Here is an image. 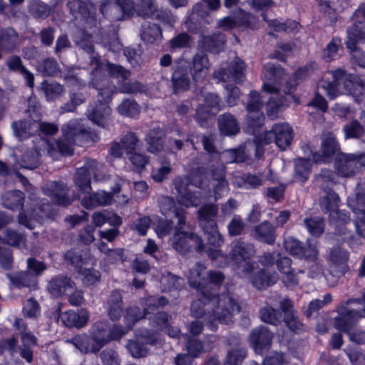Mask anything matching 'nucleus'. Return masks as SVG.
I'll use <instances>...</instances> for the list:
<instances>
[{
  "mask_svg": "<svg viewBox=\"0 0 365 365\" xmlns=\"http://www.w3.org/2000/svg\"><path fill=\"white\" fill-rule=\"evenodd\" d=\"M264 75L266 81L264 82L262 89L271 94L269 101L267 104V115L275 119L290 103V99L279 93L280 88L277 86L281 84V80L284 75V69L279 65L267 63L264 66Z\"/></svg>",
  "mask_w": 365,
  "mask_h": 365,
  "instance_id": "f257e3e1",
  "label": "nucleus"
},
{
  "mask_svg": "<svg viewBox=\"0 0 365 365\" xmlns=\"http://www.w3.org/2000/svg\"><path fill=\"white\" fill-rule=\"evenodd\" d=\"M207 303H204L202 299L192 302L190 307L191 316L197 319L204 317L205 315V306L211 308L215 304L217 307L214 310L215 318L213 319H225L235 314L240 313L241 307L238 302L228 295H222L220 297L214 294L202 295Z\"/></svg>",
  "mask_w": 365,
  "mask_h": 365,
  "instance_id": "f03ea898",
  "label": "nucleus"
},
{
  "mask_svg": "<svg viewBox=\"0 0 365 365\" xmlns=\"http://www.w3.org/2000/svg\"><path fill=\"white\" fill-rule=\"evenodd\" d=\"M125 327L118 324H110V321H96L91 329L92 341L96 344L95 349L101 350L112 341L120 340L128 333L138 321H127Z\"/></svg>",
  "mask_w": 365,
  "mask_h": 365,
  "instance_id": "7ed1b4c3",
  "label": "nucleus"
},
{
  "mask_svg": "<svg viewBox=\"0 0 365 365\" xmlns=\"http://www.w3.org/2000/svg\"><path fill=\"white\" fill-rule=\"evenodd\" d=\"M334 168L339 176L351 178L365 170V153L338 154L334 160Z\"/></svg>",
  "mask_w": 365,
  "mask_h": 365,
  "instance_id": "20e7f679",
  "label": "nucleus"
},
{
  "mask_svg": "<svg viewBox=\"0 0 365 365\" xmlns=\"http://www.w3.org/2000/svg\"><path fill=\"white\" fill-rule=\"evenodd\" d=\"M292 140L293 129L286 123L274 124L269 131L264 132L260 138V141L264 144H269L274 141L282 150L289 147Z\"/></svg>",
  "mask_w": 365,
  "mask_h": 365,
  "instance_id": "39448f33",
  "label": "nucleus"
},
{
  "mask_svg": "<svg viewBox=\"0 0 365 365\" xmlns=\"http://www.w3.org/2000/svg\"><path fill=\"white\" fill-rule=\"evenodd\" d=\"M338 316L334 319H358L365 317V289L361 298L349 299L337 307Z\"/></svg>",
  "mask_w": 365,
  "mask_h": 365,
  "instance_id": "423d86ee",
  "label": "nucleus"
},
{
  "mask_svg": "<svg viewBox=\"0 0 365 365\" xmlns=\"http://www.w3.org/2000/svg\"><path fill=\"white\" fill-rule=\"evenodd\" d=\"M257 266L256 262L248 261L245 262L242 269V272L244 274H252L250 280L255 288L264 289L277 282V276L275 274H267L264 269H260L257 272H254Z\"/></svg>",
  "mask_w": 365,
  "mask_h": 365,
  "instance_id": "0eeeda50",
  "label": "nucleus"
},
{
  "mask_svg": "<svg viewBox=\"0 0 365 365\" xmlns=\"http://www.w3.org/2000/svg\"><path fill=\"white\" fill-rule=\"evenodd\" d=\"M173 246L180 253L185 254L195 247L198 252L205 250L202 239L193 232H175L173 237Z\"/></svg>",
  "mask_w": 365,
  "mask_h": 365,
  "instance_id": "6e6552de",
  "label": "nucleus"
},
{
  "mask_svg": "<svg viewBox=\"0 0 365 365\" xmlns=\"http://www.w3.org/2000/svg\"><path fill=\"white\" fill-rule=\"evenodd\" d=\"M273 337V333L268 328L259 326L250 332L249 343L256 354L262 355L271 348Z\"/></svg>",
  "mask_w": 365,
  "mask_h": 365,
  "instance_id": "1a4fd4ad",
  "label": "nucleus"
},
{
  "mask_svg": "<svg viewBox=\"0 0 365 365\" xmlns=\"http://www.w3.org/2000/svg\"><path fill=\"white\" fill-rule=\"evenodd\" d=\"M245 68L244 62L237 59L232 62L227 68L221 67L215 70L212 76L218 82L234 81L241 83L245 80Z\"/></svg>",
  "mask_w": 365,
  "mask_h": 365,
  "instance_id": "9d476101",
  "label": "nucleus"
},
{
  "mask_svg": "<svg viewBox=\"0 0 365 365\" xmlns=\"http://www.w3.org/2000/svg\"><path fill=\"white\" fill-rule=\"evenodd\" d=\"M255 253V246L252 243L237 239L231 244L229 255L234 264L240 265L252 259Z\"/></svg>",
  "mask_w": 365,
  "mask_h": 365,
  "instance_id": "9b49d317",
  "label": "nucleus"
},
{
  "mask_svg": "<svg viewBox=\"0 0 365 365\" xmlns=\"http://www.w3.org/2000/svg\"><path fill=\"white\" fill-rule=\"evenodd\" d=\"M190 183V178L187 175L178 176L174 180L178 200L185 207L197 206L200 202L199 198L188 188Z\"/></svg>",
  "mask_w": 365,
  "mask_h": 365,
  "instance_id": "f8f14e48",
  "label": "nucleus"
},
{
  "mask_svg": "<svg viewBox=\"0 0 365 365\" xmlns=\"http://www.w3.org/2000/svg\"><path fill=\"white\" fill-rule=\"evenodd\" d=\"M45 195L51 197L58 205L67 206L71 203L68 196V188L62 182L48 181L42 187Z\"/></svg>",
  "mask_w": 365,
  "mask_h": 365,
  "instance_id": "ddd939ff",
  "label": "nucleus"
},
{
  "mask_svg": "<svg viewBox=\"0 0 365 365\" xmlns=\"http://www.w3.org/2000/svg\"><path fill=\"white\" fill-rule=\"evenodd\" d=\"M334 327L346 334L350 341L358 344H365V331L359 327V321H334Z\"/></svg>",
  "mask_w": 365,
  "mask_h": 365,
  "instance_id": "4468645a",
  "label": "nucleus"
},
{
  "mask_svg": "<svg viewBox=\"0 0 365 365\" xmlns=\"http://www.w3.org/2000/svg\"><path fill=\"white\" fill-rule=\"evenodd\" d=\"M47 289L54 297H60L68 294V292L75 289V282L65 274H58L53 277L48 282Z\"/></svg>",
  "mask_w": 365,
  "mask_h": 365,
  "instance_id": "2eb2a0df",
  "label": "nucleus"
},
{
  "mask_svg": "<svg viewBox=\"0 0 365 365\" xmlns=\"http://www.w3.org/2000/svg\"><path fill=\"white\" fill-rule=\"evenodd\" d=\"M210 71V61L207 55L203 53H196L192 58L190 73L192 80L197 83L202 81Z\"/></svg>",
  "mask_w": 365,
  "mask_h": 365,
  "instance_id": "dca6fc26",
  "label": "nucleus"
},
{
  "mask_svg": "<svg viewBox=\"0 0 365 365\" xmlns=\"http://www.w3.org/2000/svg\"><path fill=\"white\" fill-rule=\"evenodd\" d=\"M171 82L173 93L175 94L190 89L189 67L185 63H179L175 66L172 75Z\"/></svg>",
  "mask_w": 365,
  "mask_h": 365,
  "instance_id": "f3484780",
  "label": "nucleus"
},
{
  "mask_svg": "<svg viewBox=\"0 0 365 365\" xmlns=\"http://www.w3.org/2000/svg\"><path fill=\"white\" fill-rule=\"evenodd\" d=\"M111 108L105 103L90 105L87 109L88 118L96 125L106 128L111 115Z\"/></svg>",
  "mask_w": 365,
  "mask_h": 365,
  "instance_id": "a211bd4d",
  "label": "nucleus"
},
{
  "mask_svg": "<svg viewBox=\"0 0 365 365\" xmlns=\"http://www.w3.org/2000/svg\"><path fill=\"white\" fill-rule=\"evenodd\" d=\"M251 235L255 240L269 245H274L277 238L275 227L268 220L255 226Z\"/></svg>",
  "mask_w": 365,
  "mask_h": 365,
  "instance_id": "6ab92c4d",
  "label": "nucleus"
},
{
  "mask_svg": "<svg viewBox=\"0 0 365 365\" xmlns=\"http://www.w3.org/2000/svg\"><path fill=\"white\" fill-rule=\"evenodd\" d=\"M206 267L201 262L195 263L190 269L188 282L191 287L201 291L202 294L206 296V280L207 275Z\"/></svg>",
  "mask_w": 365,
  "mask_h": 365,
  "instance_id": "aec40b11",
  "label": "nucleus"
},
{
  "mask_svg": "<svg viewBox=\"0 0 365 365\" xmlns=\"http://www.w3.org/2000/svg\"><path fill=\"white\" fill-rule=\"evenodd\" d=\"M225 42V36L220 32H216L211 35L202 36L199 45L207 52L218 53L224 50Z\"/></svg>",
  "mask_w": 365,
  "mask_h": 365,
  "instance_id": "412c9836",
  "label": "nucleus"
},
{
  "mask_svg": "<svg viewBox=\"0 0 365 365\" xmlns=\"http://www.w3.org/2000/svg\"><path fill=\"white\" fill-rule=\"evenodd\" d=\"M6 277L10 283L16 288L28 287L32 289L37 288V278L29 271L8 273Z\"/></svg>",
  "mask_w": 365,
  "mask_h": 365,
  "instance_id": "4be33fe9",
  "label": "nucleus"
},
{
  "mask_svg": "<svg viewBox=\"0 0 365 365\" xmlns=\"http://www.w3.org/2000/svg\"><path fill=\"white\" fill-rule=\"evenodd\" d=\"M217 212L218 207L213 204L205 205L199 209L197 212L199 223L203 230L217 226L216 221Z\"/></svg>",
  "mask_w": 365,
  "mask_h": 365,
  "instance_id": "5701e85b",
  "label": "nucleus"
},
{
  "mask_svg": "<svg viewBox=\"0 0 365 365\" xmlns=\"http://www.w3.org/2000/svg\"><path fill=\"white\" fill-rule=\"evenodd\" d=\"M66 262H68L76 272H81L91 259L90 255L78 248H72L63 254Z\"/></svg>",
  "mask_w": 365,
  "mask_h": 365,
  "instance_id": "b1692460",
  "label": "nucleus"
},
{
  "mask_svg": "<svg viewBox=\"0 0 365 365\" xmlns=\"http://www.w3.org/2000/svg\"><path fill=\"white\" fill-rule=\"evenodd\" d=\"M6 65L10 71L21 74L29 88H34V76L24 66L23 62L19 56L13 55L9 57L6 61Z\"/></svg>",
  "mask_w": 365,
  "mask_h": 365,
  "instance_id": "393cba45",
  "label": "nucleus"
},
{
  "mask_svg": "<svg viewBox=\"0 0 365 365\" xmlns=\"http://www.w3.org/2000/svg\"><path fill=\"white\" fill-rule=\"evenodd\" d=\"M165 134L159 127L150 130L145 136L147 150L148 152L158 154L164 148Z\"/></svg>",
  "mask_w": 365,
  "mask_h": 365,
  "instance_id": "a878e982",
  "label": "nucleus"
},
{
  "mask_svg": "<svg viewBox=\"0 0 365 365\" xmlns=\"http://www.w3.org/2000/svg\"><path fill=\"white\" fill-rule=\"evenodd\" d=\"M0 241L13 247H26L27 239L24 233L6 228L0 231Z\"/></svg>",
  "mask_w": 365,
  "mask_h": 365,
  "instance_id": "bb28decb",
  "label": "nucleus"
},
{
  "mask_svg": "<svg viewBox=\"0 0 365 365\" xmlns=\"http://www.w3.org/2000/svg\"><path fill=\"white\" fill-rule=\"evenodd\" d=\"M113 195L105 191H98L82 199V205L86 209H92L98 206H107L112 204Z\"/></svg>",
  "mask_w": 365,
  "mask_h": 365,
  "instance_id": "cd10ccee",
  "label": "nucleus"
},
{
  "mask_svg": "<svg viewBox=\"0 0 365 365\" xmlns=\"http://www.w3.org/2000/svg\"><path fill=\"white\" fill-rule=\"evenodd\" d=\"M86 126L81 119L71 120L68 123L63 125L61 128L62 133L64 136L71 140V142L76 143L78 140H82Z\"/></svg>",
  "mask_w": 365,
  "mask_h": 365,
  "instance_id": "c85d7f7f",
  "label": "nucleus"
},
{
  "mask_svg": "<svg viewBox=\"0 0 365 365\" xmlns=\"http://www.w3.org/2000/svg\"><path fill=\"white\" fill-rule=\"evenodd\" d=\"M11 128L14 135L21 140L29 138L38 131L37 122L30 120L14 121Z\"/></svg>",
  "mask_w": 365,
  "mask_h": 365,
  "instance_id": "c756f323",
  "label": "nucleus"
},
{
  "mask_svg": "<svg viewBox=\"0 0 365 365\" xmlns=\"http://www.w3.org/2000/svg\"><path fill=\"white\" fill-rule=\"evenodd\" d=\"M217 122L220 131L224 135H233L240 131V126L237 120L230 113L220 115L218 117Z\"/></svg>",
  "mask_w": 365,
  "mask_h": 365,
  "instance_id": "7c9ffc66",
  "label": "nucleus"
},
{
  "mask_svg": "<svg viewBox=\"0 0 365 365\" xmlns=\"http://www.w3.org/2000/svg\"><path fill=\"white\" fill-rule=\"evenodd\" d=\"M140 36L141 39L147 43H159L163 38L161 28L156 24L146 23L142 26Z\"/></svg>",
  "mask_w": 365,
  "mask_h": 365,
  "instance_id": "2f4dec72",
  "label": "nucleus"
},
{
  "mask_svg": "<svg viewBox=\"0 0 365 365\" xmlns=\"http://www.w3.org/2000/svg\"><path fill=\"white\" fill-rule=\"evenodd\" d=\"M18 34L11 28L2 29L0 31V48L7 53L12 51L17 45Z\"/></svg>",
  "mask_w": 365,
  "mask_h": 365,
  "instance_id": "473e14b6",
  "label": "nucleus"
},
{
  "mask_svg": "<svg viewBox=\"0 0 365 365\" xmlns=\"http://www.w3.org/2000/svg\"><path fill=\"white\" fill-rule=\"evenodd\" d=\"M324 195L321 196L319 207L324 213L331 214L339 207V197L331 189L324 190Z\"/></svg>",
  "mask_w": 365,
  "mask_h": 365,
  "instance_id": "72a5a7b5",
  "label": "nucleus"
},
{
  "mask_svg": "<svg viewBox=\"0 0 365 365\" xmlns=\"http://www.w3.org/2000/svg\"><path fill=\"white\" fill-rule=\"evenodd\" d=\"M348 259L349 252L340 248L332 250L329 255V259L332 265L335 267V271L341 274H344L348 270L346 264Z\"/></svg>",
  "mask_w": 365,
  "mask_h": 365,
  "instance_id": "f704fd0d",
  "label": "nucleus"
},
{
  "mask_svg": "<svg viewBox=\"0 0 365 365\" xmlns=\"http://www.w3.org/2000/svg\"><path fill=\"white\" fill-rule=\"evenodd\" d=\"M90 86L98 90V103L107 105L113 93V87L109 85V81L107 78H103L101 82H98V79L93 78L90 82Z\"/></svg>",
  "mask_w": 365,
  "mask_h": 365,
  "instance_id": "c9c22d12",
  "label": "nucleus"
},
{
  "mask_svg": "<svg viewBox=\"0 0 365 365\" xmlns=\"http://www.w3.org/2000/svg\"><path fill=\"white\" fill-rule=\"evenodd\" d=\"M68 342L73 344L77 349L84 354L93 353L97 354L100 350H96V344L91 339V336L86 334L76 335L68 340Z\"/></svg>",
  "mask_w": 365,
  "mask_h": 365,
  "instance_id": "e433bc0d",
  "label": "nucleus"
},
{
  "mask_svg": "<svg viewBox=\"0 0 365 365\" xmlns=\"http://www.w3.org/2000/svg\"><path fill=\"white\" fill-rule=\"evenodd\" d=\"M120 9L115 1H106L100 6V11L103 16L112 21L123 19L125 16Z\"/></svg>",
  "mask_w": 365,
  "mask_h": 365,
  "instance_id": "4c0bfd02",
  "label": "nucleus"
},
{
  "mask_svg": "<svg viewBox=\"0 0 365 365\" xmlns=\"http://www.w3.org/2000/svg\"><path fill=\"white\" fill-rule=\"evenodd\" d=\"M264 180L258 175L245 173L235 179V184L240 188L256 189L263 185Z\"/></svg>",
  "mask_w": 365,
  "mask_h": 365,
  "instance_id": "58836bf2",
  "label": "nucleus"
},
{
  "mask_svg": "<svg viewBox=\"0 0 365 365\" xmlns=\"http://www.w3.org/2000/svg\"><path fill=\"white\" fill-rule=\"evenodd\" d=\"M40 88L43 92L47 101L55 100L65 91L63 86L59 83L47 80H44L41 83Z\"/></svg>",
  "mask_w": 365,
  "mask_h": 365,
  "instance_id": "ea45409f",
  "label": "nucleus"
},
{
  "mask_svg": "<svg viewBox=\"0 0 365 365\" xmlns=\"http://www.w3.org/2000/svg\"><path fill=\"white\" fill-rule=\"evenodd\" d=\"M135 334L146 347L148 346H156L160 345L162 341L161 334L157 331L142 329L137 331Z\"/></svg>",
  "mask_w": 365,
  "mask_h": 365,
  "instance_id": "a19ab883",
  "label": "nucleus"
},
{
  "mask_svg": "<svg viewBox=\"0 0 365 365\" xmlns=\"http://www.w3.org/2000/svg\"><path fill=\"white\" fill-rule=\"evenodd\" d=\"M24 195L19 190L6 192L2 195V202L5 207L14 210L23 207Z\"/></svg>",
  "mask_w": 365,
  "mask_h": 365,
  "instance_id": "79ce46f5",
  "label": "nucleus"
},
{
  "mask_svg": "<svg viewBox=\"0 0 365 365\" xmlns=\"http://www.w3.org/2000/svg\"><path fill=\"white\" fill-rule=\"evenodd\" d=\"M122 296L120 292L113 291L109 298L108 314L110 319H119L123 315Z\"/></svg>",
  "mask_w": 365,
  "mask_h": 365,
  "instance_id": "37998d69",
  "label": "nucleus"
},
{
  "mask_svg": "<svg viewBox=\"0 0 365 365\" xmlns=\"http://www.w3.org/2000/svg\"><path fill=\"white\" fill-rule=\"evenodd\" d=\"M36 69L44 76H56L61 72L58 62L53 58H47L39 61Z\"/></svg>",
  "mask_w": 365,
  "mask_h": 365,
  "instance_id": "c03bdc74",
  "label": "nucleus"
},
{
  "mask_svg": "<svg viewBox=\"0 0 365 365\" xmlns=\"http://www.w3.org/2000/svg\"><path fill=\"white\" fill-rule=\"evenodd\" d=\"M304 225L310 235L319 237L324 232L325 221L318 216L307 217L304 220Z\"/></svg>",
  "mask_w": 365,
  "mask_h": 365,
  "instance_id": "a18cd8bd",
  "label": "nucleus"
},
{
  "mask_svg": "<svg viewBox=\"0 0 365 365\" xmlns=\"http://www.w3.org/2000/svg\"><path fill=\"white\" fill-rule=\"evenodd\" d=\"M118 113L123 116L136 118L140 112V107L133 99L126 98L117 107Z\"/></svg>",
  "mask_w": 365,
  "mask_h": 365,
  "instance_id": "49530a36",
  "label": "nucleus"
},
{
  "mask_svg": "<svg viewBox=\"0 0 365 365\" xmlns=\"http://www.w3.org/2000/svg\"><path fill=\"white\" fill-rule=\"evenodd\" d=\"M247 355V349L237 343L236 347L228 351L225 363L227 365H242Z\"/></svg>",
  "mask_w": 365,
  "mask_h": 365,
  "instance_id": "de8ad7c7",
  "label": "nucleus"
},
{
  "mask_svg": "<svg viewBox=\"0 0 365 365\" xmlns=\"http://www.w3.org/2000/svg\"><path fill=\"white\" fill-rule=\"evenodd\" d=\"M126 348L129 354L136 359L145 357L150 351V349L139 340L135 334L133 339L128 341Z\"/></svg>",
  "mask_w": 365,
  "mask_h": 365,
  "instance_id": "09e8293b",
  "label": "nucleus"
},
{
  "mask_svg": "<svg viewBox=\"0 0 365 365\" xmlns=\"http://www.w3.org/2000/svg\"><path fill=\"white\" fill-rule=\"evenodd\" d=\"M344 86L358 102L360 101L361 97L365 95V81L361 79L346 80Z\"/></svg>",
  "mask_w": 365,
  "mask_h": 365,
  "instance_id": "8fccbe9b",
  "label": "nucleus"
},
{
  "mask_svg": "<svg viewBox=\"0 0 365 365\" xmlns=\"http://www.w3.org/2000/svg\"><path fill=\"white\" fill-rule=\"evenodd\" d=\"M157 6L155 0H136L135 14L143 19H150Z\"/></svg>",
  "mask_w": 365,
  "mask_h": 365,
  "instance_id": "3c124183",
  "label": "nucleus"
},
{
  "mask_svg": "<svg viewBox=\"0 0 365 365\" xmlns=\"http://www.w3.org/2000/svg\"><path fill=\"white\" fill-rule=\"evenodd\" d=\"M40 158L41 149L34 148L23 154L21 157V166L31 170L36 168L41 163Z\"/></svg>",
  "mask_w": 365,
  "mask_h": 365,
  "instance_id": "603ef678",
  "label": "nucleus"
},
{
  "mask_svg": "<svg viewBox=\"0 0 365 365\" xmlns=\"http://www.w3.org/2000/svg\"><path fill=\"white\" fill-rule=\"evenodd\" d=\"M71 14L75 19L86 18L89 14V9L86 2L82 0H71L67 3Z\"/></svg>",
  "mask_w": 365,
  "mask_h": 365,
  "instance_id": "864d4df0",
  "label": "nucleus"
},
{
  "mask_svg": "<svg viewBox=\"0 0 365 365\" xmlns=\"http://www.w3.org/2000/svg\"><path fill=\"white\" fill-rule=\"evenodd\" d=\"M295 178L297 180L305 182L311 172V162L306 158H297L295 160Z\"/></svg>",
  "mask_w": 365,
  "mask_h": 365,
  "instance_id": "5fc2aeb1",
  "label": "nucleus"
},
{
  "mask_svg": "<svg viewBox=\"0 0 365 365\" xmlns=\"http://www.w3.org/2000/svg\"><path fill=\"white\" fill-rule=\"evenodd\" d=\"M91 175L86 173V169L78 168L74 181L78 190L82 193H89L91 190Z\"/></svg>",
  "mask_w": 365,
  "mask_h": 365,
  "instance_id": "6e6d98bb",
  "label": "nucleus"
},
{
  "mask_svg": "<svg viewBox=\"0 0 365 365\" xmlns=\"http://www.w3.org/2000/svg\"><path fill=\"white\" fill-rule=\"evenodd\" d=\"M31 215L36 222L41 223L44 220L52 217L51 205L47 202L36 205L31 209Z\"/></svg>",
  "mask_w": 365,
  "mask_h": 365,
  "instance_id": "4d7b16f0",
  "label": "nucleus"
},
{
  "mask_svg": "<svg viewBox=\"0 0 365 365\" xmlns=\"http://www.w3.org/2000/svg\"><path fill=\"white\" fill-rule=\"evenodd\" d=\"M187 354L195 359L200 356L201 354L206 352L205 343L194 336H189L185 344Z\"/></svg>",
  "mask_w": 365,
  "mask_h": 365,
  "instance_id": "13d9d810",
  "label": "nucleus"
},
{
  "mask_svg": "<svg viewBox=\"0 0 365 365\" xmlns=\"http://www.w3.org/2000/svg\"><path fill=\"white\" fill-rule=\"evenodd\" d=\"M339 149V145L333 133L325 135L322 143V152L325 157L334 155Z\"/></svg>",
  "mask_w": 365,
  "mask_h": 365,
  "instance_id": "bf43d9fd",
  "label": "nucleus"
},
{
  "mask_svg": "<svg viewBox=\"0 0 365 365\" xmlns=\"http://www.w3.org/2000/svg\"><path fill=\"white\" fill-rule=\"evenodd\" d=\"M265 117L262 111L247 113V125L250 131L257 135L264 125Z\"/></svg>",
  "mask_w": 365,
  "mask_h": 365,
  "instance_id": "052dcab7",
  "label": "nucleus"
},
{
  "mask_svg": "<svg viewBox=\"0 0 365 365\" xmlns=\"http://www.w3.org/2000/svg\"><path fill=\"white\" fill-rule=\"evenodd\" d=\"M286 186L280 184L274 187H269L264 191V195L269 203L281 202L284 198Z\"/></svg>",
  "mask_w": 365,
  "mask_h": 365,
  "instance_id": "680f3d73",
  "label": "nucleus"
},
{
  "mask_svg": "<svg viewBox=\"0 0 365 365\" xmlns=\"http://www.w3.org/2000/svg\"><path fill=\"white\" fill-rule=\"evenodd\" d=\"M342 47L339 38L334 37L323 50L322 58L327 62L334 61L338 56V51Z\"/></svg>",
  "mask_w": 365,
  "mask_h": 365,
  "instance_id": "e2e57ef3",
  "label": "nucleus"
},
{
  "mask_svg": "<svg viewBox=\"0 0 365 365\" xmlns=\"http://www.w3.org/2000/svg\"><path fill=\"white\" fill-rule=\"evenodd\" d=\"M29 11L34 19H44L49 16L51 8L43 2L34 1L30 4Z\"/></svg>",
  "mask_w": 365,
  "mask_h": 365,
  "instance_id": "0e129e2a",
  "label": "nucleus"
},
{
  "mask_svg": "<svg viewBox=\"0 0 365 365\" xmlns=\"http://www.w3.org/2000/svg\"><path fill=\"white\" fill-rule=\"evenodd\" d=\"M348 40L347 48L356 46L357 43H365V32L360 30L357 26L353 25L347 29Z\"/></svg>",
  "mask_w": 365,
  "mask_h": 365,
  "instance_id": "69168bd1",
  "label": "nucleus"
},
{
  "mask_svg": "<svg viewBox=\"0 0 365 365\" xmlns=\"http://www.w3.org/2000/svg\"><path fill=\"white\" fill-rule=\"evenodd\" d=\"M150 19L159 21L163 24H166L170 26H174L176 22V19L170 11L162 7H158V6H157Z\"/></svg>",
  "mask_w": 365,
  "mask_h": 365,
  "instance_id": "338daca9",
  "label": "nucleus"
},
{
  "mask_svg": "<svg viewBox=\"0 0 365 365\" xmlns=\"http://www.w3.org/2000/svg\"><path fill=\"white\" fill-rule=\"evenodd\" d=\"M348 205L356 215H365V192L349 197Z\"/></svg>",
  "mask_w": 365,
  "mask_h": 365,
  "instance_id": "774afa93",
  "label": "nucleus"
}]
</instances>
